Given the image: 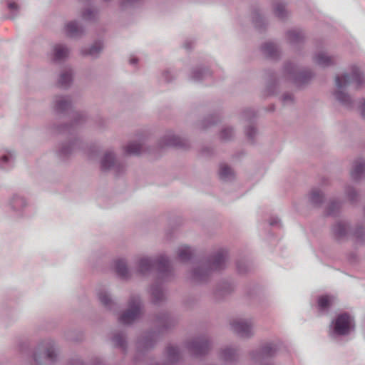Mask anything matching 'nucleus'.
<instances>
[{
  "instance_id": "72a5a7b5",
  "label": "nucleus",
  "mask_w": 365,
  "mask_h": 365,
  "mask_svg": "<svg viewBox=\"0 0 365 365\" xmlns=\"http://www.w3.org/2000/svg\"><path fill=\"white\" fill-rule=\"evenodd\" d=\"M356 245L362 246L365 244V226L357 224L351 232Z\"/></svg>"
},
{
  "instance_id": "0eeeda50",
  "label": "nucleus",
  "mask_w": 365,
  "mask_h": 365,
  "mask_svg": "<svg viewBox=\"0 0 365 365\" xmlns=\"http://www.w3.org/2000/svg\"><path fill=\"white\" fill-rule=\"evenodd\" d=\"M354 329L353 319L347 313H341L336 316L331 321L329 327V336L336 339L339 336L348 335Z\"/></svg>"
},
{
  "instance_id": "393cba45",
  "label": "nucleus",
  "mask_w": 365,
  "mask_h": 365,
  "mask_svg": "<svg viewBox=\"0 0 365 365\" xmlns=\"http://www.w3.org/2000/svg\"><path fill=\"white\" fill-rule=\"evenodd\" d=\"M353 180L359 181L365 175V160L357 158L353 162L352 168L350 172Z\"/></svg>"
},
{
  "instance_id": "a878e982",
  "label": "nucleus",
  "mask_w": 365,
  "mask_h": 365,
  "mask_svg": "<svg viewBox=\"0 0 365 365\" xmlns=\"http://www.w3.org/2000/svg\"><path fill=\"white\" fill-rule=\"evenodd\" d=\"M70 53V49L66 44L56 43L53 47V60L59 62L66 59Z\"/></svg>"
},
{
  "instance_id": "c85d7f7f",
  "label": "nucleus",
  "mask_w": 365,
  "mask_h": 365,
  "mask_svg": "<svg viewBox=\"0 0 365 365\" xmlns=\"http://www.w3.org/2000/svg\"><path fill=\"white\" fill-rule=\"evenodd\" d=\"M314 62L319 66L326 68L334 65L336 59L324 51H318L314 56Z\"/></svg>"
},
{
  "instance_id": "4be33fe9",
  "label": "nucleus",
  "mask_w": 365,
  "mask_h": 365,
  "mask_svg": "<svg viewBox=\"0 0 365 365\" xmlns=\"http://www.w3.org/2000/svg\"><path fill=\"white\" fill-rule=\"evenodd\" d=\"M98 297L101 303L109 311L116 312L118 310V305L110 296L108 291L101 289L98 292Z\"/></svg>"
},
{
  "instance_id": "e433bc0d",
  "label": "nucleus",
  "mask_w": 365,
  "mask_h": 365,
  "mask_svg": "<svg viewBox=\"0 0 365 365\" xmlns=\"http://www.w3.org/2000/svg\"><path fill=\"white\" fill-rule=\"evenodd\" d=\"M194 255V250L187 245H182L178 250V257L182 262H187Z\"/></svg>"
},
{
  "instance_id": "cd10ccee",
  "label": "nucleus",
  "mask_w": 365,
  "mask_h": 365,
  "mask_svg": "<svg viewBox=\"0 0 365 365\" xmlns=\"http://www.w3.org/2000/svg\"><path fill=\"white\" fill-rule=\"evenodd\" d=\"M114 269L117 276L122 279H128L130 277L126 260L123 258L114 261Z\"/></svg>"
},
{
  "instance_id": "6e6d98bb",
  "label": "nucleus",
  "mask_w": 365,
  "mask_h": 365,
  "mask_svg": "<svg viewBox=\"0 0 365 365\" xmlns=\"http://www.w3.org/2000/svg\"><path fill=\"white\" fill-rule=\"evenodd\" d=\"M68 364V365H85L83 361L78 356H75L74 357L70 359Z\"/></svg>"
},
{
  "instance_id": "774afa93",
  "label": "nucleus",
  "mask_w": 365,
  "mask_h": 365,
  "mask_svg": "<svg viewBox=\"0 0 365 365\" xmlns=\"http://www.w3.org/2000/svg\"><path fill=\"white\" fill-rule=\"evenodd\" d=\"M262 365H272L271 364H262Z\"/></svg>"
},
{
  "instance_id": "9b49d317",
  "label": "nucleus",
  "mask_w": 365,
  "mask_h": 365,
  "mask_svg": "<svg viewBox=\"0 0 365 365\" xmlns=\"http://www.w3.org/2000/svg\"><path fill=\"white\" fill-rule=\"evenodd\" d=\"M279 349V343L268 342L259 349L250 352L251 359L256 363H262L267 359L274 356Z\"/></svg>"
},
{
  "instance_id": "f704fd0d",
  "label": "nucleus",
  "mask_w": 365,
  "mask_h": 365,
  "mask_svg": "<svg viewBox=\"0 0 365 365\" xmlns=\"http://www.w3.org/2000/svg\"><path fill=\"white\" fill-rule=\"evenodd\" d=\"M103 49V43L101 41H96L89 48H83L81 49V54L83 56H90L93 58H96L100 54Z\"/></svg>"
},
{
  "instance_id": "6e6552de",
  "label": "nucleus",
  "mask_w": 365,
  "mask_h": 365,
  "mask_svg": "<svg viewBox=\"0 0 365 365\" xmlns=\"http://www.w3.org/2000/svg\"><path fill=\"white\" fill-rule=\"evenodd\" d=\"M141 308L140 297L137 294L131 295L128 301V309L119 316V322L124 325L131 324L139 317Z\"/></svg>"
},
{
  "instance_id": "e2e57ef3",
  "label": "nucleus",
  "mask_w": 365,
  "mask_h": 365,
  "mask_svg": "<svg viewBox=\"0 0 365 365\" xmlns=\"http://www.w3.org/2000/svg\"><path fill=\"white\" fill-rule=\"evenodd\" d=\"M356 259V254H350L349 256V260L351 262H354Z\"/></svg>"
},
{
  "instance_id": "69168bd1",
  "label": "nucleus",
  "mask_w": 365,
  "mask_h": 365,
  "mask_svg": "<svg viewBox=\"0 0 365 365\" xmlns=\"http://www.w3.org/2000/svg\"><path fill=\"white\" fill-rule=\"evenodd\" d=\"M66 338H67L68 339H70V340H78L77 339H73V338H72V336H70L69 333H68V334H66Z\"/></svg>"
},
{
  "instance_id": "49530a36",
  "label": "nucleus",
  "mask_w": 365,
  "mask_h": 365,
  "mask_svg": "<svg viewBox=\"0 0 365 365\" xmlns=\"http://www.w3.org/2000/svg\"><path fill=\"white\" fill-rule=\"evenodd\" d=\"M242 118L248 123H252L256 118V113L253 109L246 108L242 111Z\"/></svg>"
},
{
  "instance_id": "f3484780",
  "label": "nucleus",
  "mask_w": 365,
  "mask_h": 365,
  "mask_svg": "<svg viewBox=\"0 0 365 365\" xmlns=\"http://www.w3.org/2000/svg\"><path fill=\"white\" fill-rule=\"evenodd\" d=\"M81 143L78 138H74L68 143H61L56 149V154L59 158L64 160L68 158L76 149L80 148Z\"/></svg>"
},
{
  "instance_id": "c03bdc74",
  "label": "nucleus",
  "mask_w": 365,
  "mask_h": 365,
  "mask_svg": "<svg viewBox=\"0 0 365 365\" xmlns=\"http://www.w3.org/2000/svg\"><path fill=\"white\" fill-rule=\"evenodd\" d=\"M142 146L136 142H130L125 148V152L128 155H139L141 153Z\"/></svg>"
},
{
  "instance_id": "4468645a",
  "label": "nucleus",
  "mask_w": 365,
  "mask_h": 365,
  "mask_svg": "<svg viewBox=\"0 0 365 365\" xmlns=\"http://www.w3.org/2000/svg\"><path fill=\"white\" fill-rule=\"evenodd\" d=\"M235 333L242 338H250L254 334L253 324L251 319H236L231 323Z\"/></svg>"
},
{
  "instance_id": "7c9ffc66",
  "label": "nucleus",
  "mask_w": 365,
  "mask_h": 365,
  "mask_svg": "<svg viewBox=\"0 0 365 365\" xmlns=\"http://www.w3.org/2000/svg\"><path fill=\"white\" fill-rule=\"evenodd\" d=\"M156 322L160 330L168 329L175 324V319L168 312L160 313L156 317Z\"/></svg>"
},
{
  "instance_id": "20e7f679",
  "label": "nucleus",
  "mask_w": 365,
  "mask_h": 365,
  "mask_svg": "<svg viewBox=\"0 0 365 365\" xmlns=\"http://www.w3.org/2000/svg\"><path fill=\"white\" fill-rule=\"evenodd\" d=\"M336 91L334 92L336 99L345 108L352 109L354 108L355 102L349 95L345 93L343 89L351 83L356 85V88L362 87L365 83V77L359 68L353 66L351 74L344 73L341 76H336L335 78Z\"/></svg>"
},
{
  "instance_id": "37998d69",
  "label": "nucleus",
  "mask_w": 365,
  "mask_h": 365,
  "mask_svg": "<svg viewBox=\"0 0 365 365\" xmlns=\"http://www.w3.org/2000/svg\"><path fill=\"white\" fill-rule=\"evenodd\" d=\"M81 18L86 21H96L98 19V11L91 8H86L82 11Z\"/></svg>"
},
{
  "instance_id": "39448f33",
  "label": "nucleus",
  "mask_w": 365,
  "mask_h": 365,
  "mask_svg": "<svg viewBox=\"0 0 365 365\" xmlns=\"http://www.w3.org/2000/svg\"><path fill=\"white\" fill-rule=\"evenodd\" d=\"M56 342L51 339L40 341L34 353V359L38 365H52L57 360Z\"/></svg>"
},
{
  "instance_id": "9d476101",
  "label": "nucleus",
  "mask_w": 365,
  "mask_h": 365,
  "mask_svg": "<svg viewBox=\"0 0 365 365\" xmlns=\"http://www.w3.org/2000/svg\"><path fill=\"white\" fill-rule=\"evenodd\" d=\"M9 205L14 214L19 217H29L30 205L26 199L20 193H14L9 201Z\"/></svg>"
},
{
  "instance_id": "473e14b6",
  "label": "nucleus",
  "mask_w": 365,
  "mask_h": 365,
  "mask_svg": "<svg viewBox=\"0 0 365 365\" xmlns=\"http://www.w3.org/2000/svg\"><path fill=\"white\" fill-rule=\"evenodd\" d=\"M252 20L255 28L259 31H264L267 25V22L262 15L259 9H255L252 13Z\"/></svg>"
},
{
  "instance_id": "dca6fc26",
  "label": "nucleus",
  "mask_w": 365,
  "mask_h": 365,
  "mask_svg": "<svg viewBox=\"0 0 365 365\" xmlns=\"http://www.w3.org/2000/svg\"><path fill=\"white\" fill-rule=\"evenodd\" d=\"M285 37L287 43L291 46L294 48H299L304 43L305 34L299 28H292L286 31Z\"/></svg>"
},
{
  "instance_id": "412c9836",
  "label": "nucleus",
  "mask_w": 365,
  "mask_h": 365,
  "mask_svg": "<svg viewBox=\"0 0 365 365\" xmlns=\"http://www.w3.org/2000/svg\"><path fill=\"white\" fill-rule=\"evenodd\" d=\"M262 53L268 58L278 60L281 56V51L279 46L273 41H267L261 46Z\"/></svg>"
},
{
  "instance_id": "680f3d73",
  "label": "nucleus",
  "mask_w": 365,
  "mask_h": 365,
  "mask_svg": "<svg viewBox=\"0 0 365 365\" xmlns=\"http://www.w3.org/2000/svg\"><path fill=\"white\" fill-rule=\"evenodd\" d=\"M91 365H105V364L101 359H100L98 358H95L93 360Z\"/></svg>"
},
{
  "instance_id": "864d4df0",
  "label": "nucleus",
  "mask_w": 365,
  "mask_h": 365,
  "mask_svg": "<svg viewBox=\"0 0 365 365\" xmlns=\"http://www.w3.org/2000/svg\"><path fill=\"white\" fill-rule=\"evenodd\" d=\"M161 78L165 82L169 83L174 78V75L172 71L168 69L162 73Z\"/></svg>"
},
{
  "instance_id": "f8f14e48",
  "label": "nucleus",
  "mask_w": 365,
  "mask_h": 365,
  "mask_svg": "<svg viewBox=\"0 0 365 365\" xmlns=\"http://www.w3.org/2000/svg\"><path fill=\"white\" fill-rule=\"evenodd\" d=\"M101 168L103 171L113 170L116 175H120L124 171V165L116 160L115 155L113 150L105 152L101 159Z\"/></svg>"
},
{
  "instance_id": "052dcab7",
  "label": "nucleus",
  "mask_w": 365,
  "mask_h": 365,
  "mask_svg": "<svg viewBox=\"0 0 365 365\" xmlns=\"http://www.w3.org/2000/svg\"><path fill=\"white\" fill-rule=\"evenodd\" d=\"M193 46V41L191 40H186L183 44V47L186 50H190L192 48Z\"/></svg>"
},
{
  "instance_id": "4d7b16f0",
  "label": "nucleus",
  "mask_w": 365,
  "mask_h": 365,
  "mask_svg": "<svg viewBox=\"0 0 365 365\" xmlns=\"http://www.w3.org/2000/svg\"><path fill=\"white\" fill-rule=\"evenodd\" d=\"M269 225L271 226H279L280 220L277 217H271L269 220Z\"/></svg>"
},
{
  "instance_id": "1a4fd4ad",
  "label": "nucleus",
  "mask_w": 365,
  "mask_h": 365,
  "mask_svg": "<svg viewBox=\"0 0 365 365\" xmlns=\"http://www.w3.org/2000/svg\"><path fill=\"white\" fill-rule=\"evenodd\" d=\"M185 346L192 356L200 357L208 353L210 341L207 336H200L187 341Z\"/></svg>"
},
{
  "instance_id": "338daca9",
  "label": "nucleus",
  "mask_w": 365,
  "mask_h": 365,
  "mask_svg": "<svg viewBox=\"0 0 365 365\" xmlns=\"http://www.w3.org/2000/svg\"><path fill=\"white\" fill-rule=\"evenodd\" d=\"M80 1L88 4L91 0H80Z\"/></svg>"
},
{
  "instance_id": "3c124183",
  "label": "nucleus",
  "mask_w": 365,
  "mask_h": 365,
  "mask_svg": "<svg viewBox=\"0 0 365 365\" xmlns=\"http://www.w3.org/2000/svg\"><path fill=\"white\" fill-rule=\"evenodd\" d=\"M345 192L349 200L351 202H354L356 200L357 192L356 190L351 186H347L345 189Z\"/></svg>"
},
{
  "instance_id": "5fc2aeb1",
  "label": "nucleus",
  "mask_w": 365,
  "mask_h": 365,
  "mask_svg": "<svg viewBox=\"0 0 365 365\" xmlns=\"http://www.w3.org/2000/svg\"><path fill=\"white\" fill-rule=\"evenodd\" d=\"M142 1L143 0H125L122 3V7H135L140 5L142 3Z\"/></svg>"
},
{
  "instance_id": "f03ea898",
  "label": "nucleus",
  "mask_w": 365,
  "mask_h": 365,
  "mask_svg": "<svg viewBox=\"0 0 365 365\" xmlns=\"http://www.w3.org/2000/svg\"><path fill=\"white\" fill-rule=\"evenodd\" d=\"M53 108L58 115H66L71 112L73 122L71 125L56 123L50 125L48 129L51 134H68L73 135L76 133L77 127L86 121V113L81 111H76L73 108L72 99L70 96H56L53 99Z\"/></svg>"
},
{
  "instance_id": "aec40b11",
  "label": "nucleus",
  "mask_w": 365,
  "mask_h": 365,
  "mask_svg": "<svg viewBox=\"0 0 365 365\" xmlns=\"http://www.w3.org/2000/svg\"><path fill=\"white\" fill-rule=\"evenodd\" d=\"M64 31L68 37L77 38L83 35L85 29L78 21L73 20L65 24Z\"/></svg>"
},
{
  "instance_id": "2f4dec72",
  "label": "nucleus",
  "mask_w": 365,
  "mask_h": 365,
  "mask_svg": "<svg viewBox=\"0 0 365 365\" xmlns=\"http://www.w3.org/2000/svg\"><path fill=\"white\" fill-rule=\"evenodd\" d=\"M212 76L207 68L197 67L194 68L190 74V79L194 82H201Z\"/></svg>"
},
{
  "instance_id": "a18cd8bd",
  "label": "nucleus",
  "mask_w": 365,
  "mask_h": 365,
  "mask_svg": "<svg viewBox=\"0 0 365 365\" xmlns=\"http://www.w3.org/2000/svg\"><path fill=\"white\" fill-rule=\"evenodd\" d=\"M235 132L232 128L225 126L222 128L220 133V138L222 141H230L232 139Z\"/></svg>"
},
{
  "instance_id": "bf43d9fd",
  "label": "nucleus",
  "mask_w": 365,
  "mask_h": 365,
  "mask_svg": "<svg viewBox=\"0 0 365 365\" xmlns=\"http://www.w3.org/2000/svg\"><path fill=\"white\" fill-rule=\"evenodd\" d=\"M359 109L362 118H365V99H362L359 106Z\"/></svg>"
},
{
  "instance_id": "2eb2a0df",
  "label": "nucleus",
  "mask_w": 365,
  "mask_h": 365,
  "mask_svg": "<svg viewBox=\"0 0 365 365\" xmlns=\"http://www.w3.org/2000/svg\"><path fill=\"white\" fill-rule=\"evenodd\" d=\"M159 145L160 148L168 146L187 148L189 146V142L186 139L175 135L172 131H168L160 140Z\"/></svg>"
},
{
  "instance_id": "c756f323",
  "label": "nucleus",
  "mask_w": 365,
  "mask_h": 365,
  "mask_svg": "<svg viewBox=\"0 0 365 365\" xmlns=\"http://www.w3.org/2000/svg\"><path fill=\"white\" fill-rule=\"evenodd\" d=\"M73 71L70 67L64 68L58 80V85L63 88H68L73 82Z\"/></svg>"
},
{
  "instance_id": "7ed1b4c3",
  "label": "nucleus",
  "mask_w": 365,
  "mask_h": 365,
  "mask_svg": "<svg viewBox=\"0 0 365 365\" xmlns=\"http://www.w3.org/2000/svg\"><path fill=\"white\" fill-rule=\"evenodd\" d=\"M228 257V250L225 248H220L212 252L207 258L200 260L193 267L190 272L191 281L194 283L207 282L212 272L226 268Z\"/></svg>"
},
{
  "instance_id": "a211bd4d",
  "label": "nucleus",
  "mask_w": 365,
  "mask_h": 365,
  "mask_svg": "<svg viewBox=\"0 0 365 365\" xmlns=\"http://www.w3.org/2000/svg\"><path fill=\"white\" fill-rule=\"evenodd\" d=\"M16 160L15 152L7 148L0 149V169L9 170L14 166Z\"/></svg>"
},
{
  "instance_id": "58836bf2",
  "label": "nucleus",
  "mask_w": 365,
  "mask_h": 365,
  "mask_svg": "<svg viewBox=\"0 0 365 365\" xmlns=\"http://www.w3.org/2000/svg\"><path fill=\"white\" fill-rule=\"evenodd\" d=\"M112 341L114 345L122 349L124 352L127 350L126 336L123 332H117L113 334Z\"/></svg>"
},
{
  "instance_id": "ddd939ff",
  "label": "nucleus",
  "mask_w": 365,
  "mask_h": 365,
  "mask_svg": "<svg viewBox=\"0 0 365 365\" xmlns=\"http://www.w3.org/2000/svg\"><path fill=\"white\" fill-rule=\"evenodd\" d=\"M158 334L154 331L144 332L137 340L136 349L138 354L145 352L153 349L157 341Z\"/></svg>"
},
{
  "instance_id": "c9c22d12",
  "label": "nucleus",
  "mask_w": 365,
  "mask_h": 365,
  "mask_svg": "<svg viewBox=\"0 0 365 365\" xmlns=\"http://www.w3.org/2000/svg\"><path fill=\"white\" fill-rule=\"evenodd\" d=\"M334 297L329 295H322L317 299L318 309L322 313L327 312L332 304Z\"/></svg>"
},
{
  "instance_id": "09e8293b",
  "label": "nucleus",
  "mask_w": 365,
  "mask_h": 365,
  "mask_svg": "<svg viewBox=\"0 0 365 365\" xmlns=\"http://www.w3.org/2000/svg\"><path fill=\"white\" fill-rule=\"evenodd\" d=\"M282 103L284 106L292 105L294 102V95L292 93L286 92L281 97Z\"/></svg>"
},
{
  "instance_id": "a19ab883",
  "label": "nucleus",
  "mask_w": 365,
  "mask_h": 365,
  "mask_svg": "<svg viewBox=\"0 0 365 365\" xmlns=\"http://www.w3.org/2000/svg\"><path fill=\"white\" fill-rule=\"evenodd\" d=\"M219 175L220 179L223 181L232 180L234 177V173L232 168L225 164L220 165Z\"/></svg>"
},
{
  "instance_id": "f257e3e1",
  "label": "nucleus",
  "mask_w": 365,
  "mask_h": 365,
  "mask_svg": "<svg viewBox=\"0 0 365 365\" xmlns=\"http://www.w3.org/2000/svg\"><path fill=\"white\" fill-rule=\"evenodd\" d=\"M153 268L158 272V279L150 288L152 297V302L155 305H159L165 300V295L162 282L171 280L174 277L173 268L169 257L165 254L158 256L144 257L138 262V272L141 274H146Z\"/></svg>"
},
{
  "instance_id": "13d9d810",
  "label": "nucleus",
  "mask_w": 365,
  "mask_h": 365,
  "mask_svg": "<svg viewBox=\"0 0 365 365\" xmlns=\"http://www.w3.org/2000/svg\"><path fill=\"white\" fill-rule=\"evenodd\" d=\"M237 269L240 273H244L247 271V267L240 262H237Z\"/></svg>"
},
{
  "instance_id": "ea45409f",
  "label": "nucleus",
  "mask_w": 365,
  "mask_h": 365,
  "mask_svg": "<svg viewBox=\"0 0 365 365\" xmlns=\"http://www.w3.org/2000/svg\"><path fill=\"white\" fill-rule=\"evenodd\" d=\"M267 78V91L268 95L273 94L274 92V86L277 82L276 73L272 70H267L265 71Z\"/></svg>"
},
{
  "instance_id": "0e129e2a",
  "label": "nucleus",
  "mask_w": 365,
  "mask_h": 365,
  "mask_svg": "<svg viewBox=\"0 0 365 365\" xmlns=\"http://www.w3.org/2000/svg\"><path fill=\"white\" fill-rule=\"evenodd\" d=\"M129 62L131 65H135L138 63V58L135 57H132L130 58Z\"/></svg>"
},
{
  "instance_id": "8fccbe9b",
  "label": "nucleus",
  "mask_w": 365,
  "mask_h": 365,
  "mask_svg": "<svg viewBox=\"0 0 365 365\" xmlns=\"http://www.w3.org/2000/svg\"><path fill=\"white\" fill-rule=\"evenodd\" d=\"M7 6L10 11L9 18L14 19L17 17L19 11L18 5L15 2H9Z\"/></svg>"
},
{
  "instance_id": "6ab92c4d",
  "label": "nucleus",
  "mask_w": 365,
  "mask_h": 365,
  "mask_svg": "<svg viewBox=\"0 0 365 365\" xmlns=\"http://www.w3.org/2000/svg\"><path fill=\"white\" fill-rule=\"evenodd\" d=\"M350 228V223L347 221L339 220L331 228L334 239L341 241L347 237Z\"/></svg>"
},
{
  "instance_id": "de8ad7c7",
  "label": "nucleus",
  "mask_w": 365,
  "mask_h": 365,
  "mask_svg": "<svg viewBox=\"0 0 365 365\" xmlns=\"http://www.w3.org/2000/svg\"><path fill=\"white\" fill-rule=\"evenodd\" d=\"M218 121H219L218 116H217L215 115L208 116L207 118H205L202 122V128L204 129L207 128L208 127H210L211 125H214L217 124Z\"/></svg>"
},
{
  "instance_id": "423d86ee",
  "label": "nucleus",
  "mask_w": 365,
  "mask_h": 365,
  "mask_svg": "<svg viewBox=\"0 0 365 365\" xmlns=\"http://www.w3.org/2000/svg\"><path fill=\"white\" fill-rule=\"evenodd\" d=\"M282 71L284 77L298 88L308 84L314 76L309 69L299 71L297 66L289 61L284 63Z\"/></svg>"
},
{
  "instance_id": "603ef678",
  "label": "nucleus",
  "mask_w": 365,
  "mask_h": 365,
  "mask_svg": "<svg viewBox=\"0 0 365 365\" xmlns=\"http://www.w3.org/2000/svg\"><path fill=\"white\" fill-rule=\"evenodd\" d=\"M245 133L249 140L253 141L257 133V130L252 125H250L246 128Z\"/></svg>"
},
{
  "instance_id": "4c0bfd02",
  "label": "nucleus",
  "mask_w": 365,
  "mask_h": 365,
  "mask_svg": "<svg viewBox=\"0 0 365 365\" xmlns=\"http://www.w3.org/2000/svg\"><path fill=\"white\" fill-rule=\"evenodd\" d=\"M309 198L310 203L317 207L322 204L324 195L320 190L314 188L311 190Z\"/></svg>"
},
{
  "instance_id": "79ce46f5",
  "label": "nucleus",
  "mask_w": 365,
  "mask_h": 365,
  "mask_svg": "<svg viewBox=\"0 0 365 365\" xmlns=\"http://www.w3.org/2000/svg\"><path fill=\"white\" fill-rule=\"evenodd\" d=\"M341 204L339 200H331L326 209V215L328 216L336 217L341 208Z\"/></svg>"
},
{
  "instance_id": "5701e85b",
  "label": "nucleus",
  "mask_w": 365,
  "mask_h": 365,
  "mask_svg": "<svg viewBox=\"0 0 365 365\" xmlns=\"http://www.w3.org/2000/svg\"><path fill=\"white\" fill-rule=\"evenodd\" d=\"M220 358L225 364H232L238 359V349L236 346L230 345L222 348L220 353Z\"/></svg>"
},
{
  "instance_id": "bb28decb",
  "label": "nucleus",
  "mask_w": 365,
  "mask_h": 365,
  "mask_svg": "<svg viewBox=\"0 0 365 365\" xmlns=\"http://www.w3.org/2000/svg\"><path fill=\"white\" fill-rule=\"evenodd\" d=\"M272 7L274 14L282 21L287 19L289 12L287 9V4L282 0H273Z\"/></svg>"
},
{
  "instance_id": "b1692460",
  "label": "nucleus",
  "mask_w": 365,
  "mask_h": 365,
  "mask_svg": "<svg viewBox=\"0 0 365 365\" xmlns=\"http://www.w3.org/2000/svg\"><path fill=\"white\" fill-rule=\"evenodd\" d=\"M233 289V283L229 279H223L216 286L214 295L217 299H220L231 293Z\"/></svg>"
}]
</instances>
